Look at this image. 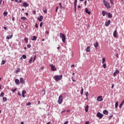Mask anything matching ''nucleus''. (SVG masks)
<instances>
[{
    "instance_id": "nucleus-8",
    "label": "nucleus",
    "mask_w": 124,
    "mask_h": 124,
    "mask_svg": "<svg viewBox=\"0 0 124 124\" xmlns=\"http://www.w3.org/2000/svg\"><path fill=\"white\" fill-rule=\"evenodd\" d=\"M74 6H75V13H76V6H77V0H75Z\"/></svg>"
},
{
    "instance_id": "nucleus-15",
    "label": "nucleus",
    "mask_w": 124,
    "mask_h": 124,
    "mask_svg": "<svg viewBox=\"0 0 124 124\" xmlns=\"http://www.w3.org/2000/svg\"><path fill=\"white\" fill-rule=\"evenodd\" d=\"M42 19H43V16H40V17H38V20L39 21V22H42Z\"/></svg>"
},
{
    "instance_id": "nucleus-22",
    "label": "nucleus",
    "mask_w": 124,
    "mask_h": 124,
    "mask_svg": "<svg viewBox=\"0 0 124 124\" xmlns=\"http://www.w3.org/2000/svg\"><path fill=\"white\" fill-rule=\"evenodd\" d=\"M94 46L95 48H97L98 47V42H96L95 44H94Z\"/></svg>"
},
{
    "instance_id": "nucleus-14",
    "label": "nucleus",
    "mask_w": 124,
    "mask_h": 124,
    "mask_svg": "<svg viewBox=\"0 0 124 124\" xmlns=\"http://www.w3.org/2000/svg\"><path fill=\"white\" fill-rule=\"evenodd\" d=\"M108 18H112L113 17V15H112L110 13H107Z\"/></svg>"
},
{
    "instance_id": "nucleus-54",
    "label": "nucleus",
    "mask_w": 124,
    "mask_h": 124,
    "mask_svg": "<svg viewBox=\"0 0 124 124\" xmlns=\"http://www.w3.org/2000/svg\"><path fill=\"white\" fill-rule=\"evenodd\" d=\"M58 9H59V7H56L55 11L58 12Z\"/></svg>"
},
{
    "instance_id": "nucleus-50",
    "label": "nucleus",
    "mask_w": 124,
    "mask_h": 124,
    "mask_svg": "<svg viewBox=\"0 0 124 124\" xmlns=\"http://www.w3.org/2000/svg\"><path fill=\"white\" fill-rule=\"evenodd\" d=\"M42 26H43V23L41 22L40 24V28H42Z\"/></svg>"
},
{
    "instance_id": "nucleus-3",
    "label": "nucleus",
    "mask_w": 124,
    "mask_h": 124,
    "mask_svg": "<svg viewBox=\"0 0 124 124\" xmlns=\"http://www.w3.org/2000/svg\"><path fill=\"white\" fill-rule=\"evenodd\" d=\"M59 104H61L62 103V95H60L58 99Z\"/></svg>"
},
{
    "instance_id": "nucleus-25",
    "label": "nucleus",
    "mask_w": 124,
    "mask_h": 124,
    "mask_svg": "<svg viewBox=\"0 0 124 124\" xmlns=\"http://www.w3.org/2000/svg\"><path fill=\"white\" fill-rule=\"evenodd\" d=\"M102 14L103 16L104 17L106 15V14H107V12H106L105 11H103L102 12Z\"/></svg>"
},
{
    "instance_id": "nucleus-55",
    "label": "nucleus",
    "mask_w": 124,
    "mask_h": 124,
    "mask_svg": "<svg viewBox=\"0 0 124 124\" xmlns=\"http://www.w3.org/2000/svg\"><path fill=\"white\" fill-rule=\"evenodd\" d=\"M116 57L117 58V59L119 58V55L118 54V53H116Z\"/></svg>"
},
{
    "instance_id": "nucleus-26",
    "label": "nucleus",
    "mask_w": 124,
    "mask_h": 124,
    "mask_svg": "<svg viewBox=\"0 0 124 124\" xmlns=\"http://www.w3.org/2000/svg\"><path fill=\"white\" fill-rule=\"evenodd\" d=\"M86 51H87V52H90V51H91V47L88 46V47L86 48Z\"/></svg>"
},
{
    "instance_id": "nucleus-31",
    "label": "nucleus",
    "mask_w": 124,
    "mask_h": 124,
    "mask_svg": "<svg viewBox=\"0 0 124 124\" xmlns=\"http://www.w3.org/2000/svg\"><path fill=\"white\" fill-rule=\"evenodd\" d=\"M3 96H4V93L2 92V93H1V94H0V97H3Z\"/></svg>"
},
{
    "instance_id": "nucleus-6",
    "label": "nucleus",
    "mask_w": 124,
    "mask_h": 124,
    "mask_svg": "<svg viewBox=\"0 0 124 124\" xmlns=\"http://www.w3.org/2000/svg\"><path fill=\"white\" fill-rule=\"evenodd\" d=\"M119 73H120V71H119V70H116L115 72L113 73L114 77H116V76H117Z\"/></svg>"
},
{
    "instance_id": "nucleus-29",
    "label": "nucleus",
    "mask_w": 124,
    "mask_h": 124,
    "mask_svg": "<svg viewBox=\"0 0 124 124\" xmlns=\"http://www.w3.org/2000/svg\"><path fill=\"white\" fill-rule=\"evenodd\" d=\"M35 60H36V55H35L33 57L32 62H35Z\"/></svg>"
},
{
    "instance_id": "nucleus-52",
    "label": "nucleus",
    "mask_w": 124,
    "mask_h": 124,
    "mask_svg": "<svg viewBox=\"0 0 124 124\" xmlns=\"http://www.w3.org/2000/svg\"><path fill=\"white\" fill-rule=\"evenodd\" d=\"M4 29L5 31H7L8 30V28L6 27H4Z\"/></svg>"
},
{
    "instance_id": "nucleus-10",
    "label": "nucleus",
    "mask_w": 124,
    "mask_h": 124,
    "mask_svg": "<svg viewBox=\"0 0 124 124\" xmlns=\"http://www.w3.org/2000/svg\"><path fill=\"white\" fill-rule=\"evenodd\" d=\"M12 37H13V34H12L11 35H8L6 37V39H11V38H12Z\"/></svg>"
},
{
    "instance_id": "nucleus-64",
    "label": "nucleus",
    "mask_w": 124,
    "mask_h": 124,
    "mask_svg": "<svg viewBox=\"0 0 124 124\" xmlns=\"http://www.w3.org/2000/svg\"><path fill=\"white\" fill-rule=\"evenodd\" d=\"M74 66H75L74 64H72L71 66V67H74Z\"/></svg>"
},
{
    "instance_id": "nucleus-57",
    "label": "nucleus",
    "mask_w": 124,
    "mask_h": 124,
    "mask_svg": "<svg viewBox=\"0 0 124 124\" xmlns=\"http://www.w3.org/2000/svg\"><path fill=\"white\" fill-rule=\"evenodd\" d=\"M72 81L73 82H76V80L75 79H73V77H72Z\"/></svg>"
},
{
    "instance_id": "nucleus-28",
    "label": "nucleus",
    "mask_w": 124,
    "mask_h": 124,
    "mask_svg": "<svg viewBox=\"0 0 124 124\" xmlns=\"http://www.w3.org/2000/svg\"><path fill=\"white\" fill-rule=\"evenodd\" d=\"M113 116L114 115H113V114H110V115L109 116V118H108L109 121H110V120H111V119H112V118H113Z\"/></svg>"
},
{
    "instance_id": "nucleus-5",
    "label": "nucleus",
    "mask_w": 124,
    "mask_h": 124,
    "mask_svg": "<svg viewBox=\"0 0 124 124\" xmlns=\"http://www.w3.org/2000/svg\"><path fill=\"white\" fill-rule=\"evenodd\" d=\"M96 116L98 117V118H99V119H102L103 117V114H101V113L100 112H98L97 113Z\"/></svg>"
},
{
    "instance_id": "nucleus-38",
    "label": "nucleus",
    "mask_w": 124,
    "mask_h": 124,
    "mask_svg": "<svg viewBox=\"0 0 124 124\" xmlns=\"http://www.w3.org/2000/svg\"><path fill=\"white\" fill-rule=\"evenodd\" d=\"M8 14V13L7 12H5L3 13L4 16H6Z\"/></svg>"
},
{
    "instance_id": "nucleus-19",
    "label": "nucleus",
    "mask_w": 124,
    "mask_h": 124,
    "mask_svg": "<svg viewBox=\"0 0 124 124\" xmlns=\"http://www.w3.org/2000/svg\"><path fill=\"white\" fill-rule=\"evenodd\" d=\"M85 12L87 13V14H89V15L91 14V12L89 11V10L87 8H85Z\"/></svg>"
},
{
    "instance_id": "nucleus-39",
    "label": "nucleus",
    "mask_w": 124,
    "mask_h": 124,
    "mask_svg": "<svg viewBox=\"0 0 124 124\" xmlns=\"http://www.w3.org/2000/svg\"><path fill=\"white\" fill-rule=\"evenodd\" d=\"M16 2L21 3V2H22V0H16Z\"/></svg>"
},
{
    "instance_id": "nucleus-24",
    "label": "nucleus",
    "mask_w": 124,
    "mask_h": 124,
    "mask_svg": "<svg viewBox=\"0 0 124 124\" xmlns=\"http://www.w3.org/2000/svg\"><path fill=\"white\" fill-rule=\"evenodd\" d=\"M6 62V61L5 60H2L1 62V65H3V64H5V63Z\"/></svg>"
},
{
    "instance_id": "nucleus-61",
    "label": "nucleus",
    "mask_w": 124,
    "mask_h": 124,
    "mask_svg": "<svg viewBox=\"0 0 124 124\" xmlns=\"http://www.w3.org/2000/svg\"><path fill=\"white\" fill-rule=\"evenodd\" d=\"M12 21H13V22H14V21H15V17H13V18H12Z\"/></svg>"
},
{
    "instance_id": "nucleus-48",
    "label": "nucleus",
    "mask_w": 124,
    "mask_h": 124,
    "mask_svg": "<svg viewBox=\"0 0 124 124\" xmlns=\"http://www.w3.org/2000/svg\"><path fill=\"white\" fill-rule=\"evenodd\" d=\"M42 93H43V95H44L45 94V90H43Z\"/></svg>"
},
{
    "instance_id": "nucleus-33",
    "label": "nucleus",
    "mask_w": 124,
    "mask_h": 124,
    "mask_svg": "<svg viewBox=\"0 0 124 124\" xmlns=\"http://www.w3.org/2000/svg\"><path fill=\"white\" fill-rule=\"evenodd\" d=\"M3 101H4V102L7 101V98L4 97L3 98Z\"/></svg>"
},
{
    "instance_id": "nucleus-9",
    "label": "nucleus",
    "mask_w": 124,
    "mask_h": 124,
    "mask_svg": "<svg viewBox=\"0 0 124 124\" xmlns=\"http://www.w3.org/2000/svg\"><path fill=\"white\" fill-rule=\"evenodd\" d=\"M110 23H111V20H108V21H106L105 22L106 27H108V26H109V25H110Z\"/></svg>"
},
{
    "instance_id": "nucleus-36",
    "label": "nucleus",
    "mask_w": 124,
    "mask_h": 124,
    "mask_svg": "<svg viewBox=\"0 0 124 124\" xmlns=\"http://www.w3.org/2000/svg\"><path fill=\"white\" fill-rule=\"evenodd\" d=\"M83 93H84V89L83 88H82V89L80 91V94L82 95V94H83Z\"/></svg>"
},
{
    "instance_id": "nucleus-16",
    "label": "nucleus",
    "mask_w": 124,
    "mask_h": 124,
    "mask_svg": "<svg viewBox=\"0 0 124 124\" xmlns=\"http://www.w3.org/2000/svg\"><path fill=\"white\" fill-rule=\"evenodd\" d=\"M26 91L25 90L22 91V95L23 97H25V94H26Z\"/></svg>"
},
{
    "instance_id": "nucleus-40",
    "label": "nucleus",
    "mask_w": 124,
    "mask_h": 124,
    "mask_svg": "<svg viewBox=\"0 0 124 124\" xmlns=\"http://www.w3.org/2000/svg\"><path fill=\"white\" fill-rule=\"evenodd\" d=\"M105 61H106V59L105 58H103L102 59V63H104V62H105Z\"/></svg>"
},
{
    "instance_id": "nucleus-43",
    "label": "nucleus",
    "mask_w": 124,
    "mask_h": 124,
    "mask_svg": "<svg viewBox=\"0 0 124 124\" xmlns=\"http://www.w3.org/2000/svg\"><path fill=\"white\" fill-rule=\"evenodd\" d=\"M31 105V102H29V103H27V104H26V105L27 106H30V105Z\"/></svg>"
},
{
    "instance_id": "nucleus-1",
    "label": "nucleus",
    "mask_w": 124,
    "mask_h": 124,
    "mask_svg": "<svg viewBox=\"0 0 124 124\" xmlns=\"http://www.w3.org/2000/svg\"><path fill=\"white\" fill-rule=\"evenodd\" d=\"M53 78L56 82H58L59 80H62V75H57L54 76Z\"/></svg>"
},
{
    "instance_id": "nucleus-42",
    "label": "nucleus",
    "mask_w": 124,
    "mask_h": 124,
    "mask_svg": "<svg viewBox=\"0 0 124 124\" xmlns=\"http://www.w3.org/2000/svg\"><path fill=\"white\" fill-rule=\"evenodd\" d=\"M44 13H47V10L46 9H43Z\"/></svg>"
},
{
    "instance_id": "nucleus-7",
    "label": "nucleus",
    "mask_w": 124,
    "mask_h": 124,
    "mask_svg": "<svg viewBox=\"0 0 124 124\" xmlns=\"http://www.w3.org/2000/svg\"><path fill=\"white\" fill-rule=\"evenodd\" d=\"M97 101H102L103 99L102 98V96H99L97 98Z\"/></svg>"
},
{
    "instance_id": "nucleus-53",
    "label": "nucleus",
    "mask_w": 124,
    "mask_h": 124,
    "mask_svg": "<svg viewBox=\"0 0 124 124\" xmlns=\"http://www.w3.org/2000/svg\"><path fill=\"white\" fill-rule=\"evenodd\" d=\"M35 27L36 29H37V28H38V25H37V23H35Z\"/></svg>"
},
{
    "instance_id": "nucleus-21",
    "label": "nucleus",
    "mask_w": 124,
    "mask_h": 124,
    "mask_svg": "<svg viewBox=\"0 0 124 124\" xmlns=\"http://www.w3.org/2000/svg\"><path fill=\"white\" fill-rule=\"evenodd\" d=\"M85 112L89 111V105H87L85 108Z\"/></svg>"
},
{
    "instance_id": "nucleus-51",
    "label": "nucleus",
    "mask_w": 124,
    "mask_h": 124,
    "mask_svg": "<svg viewBox=\"0 0 124 124\" xmlns=\"http://www.w3.org/2000/svg\"><path fill=\"white\" fill-rule=\"evenodd\" d=\"M31 45H27V47H28V48H31Z\"/></svg>"
},
{
    "instance_id": "nucleus-49",
    "label": "nucleus",
    "mask_w": 124,
    "mask_h": 124,
    "mask_svg": "<svg viewBox=\"0 0 124 124\" xmlns=\"http://www.w3.org/2000/svg\"><path fill=\"white\" fill-rule=\"evenodd\" d=\"M85 95L87 97H88V95H89V92H87L85 93Z\"/></svg>"
},
{
    "instance_id": "nucleus-30",
    "label": "nucleus",
    "mask_w": 124,
    "mask_h": 124,
    "mask_svg": "<svg viewBox=\"0 0 124 124\" xmlns=\"http://www.w3.org/2000/svg\"><path fill=\"white\" fill-rule=\"evenodd\" d=\"M106 6L108 8H111V6L110 5V4L108 3L107 4V5H106Z\"/></svg>"
},
{
    "instance_id": "nucleus-34",
    "label": "nucleus",
    "mask_w": 124,
    "mask_h": 124,
    "mask_svg": "<svg viewBox=\"0 0 124 124\" xmlns=\"http://www.w3.org/2000/svg\"><path fill=\"white\" fill-rule=\"evenodd\" d=\"M24 41L25 42H26V43H28V42L29 41V39H28V38H24Z\"/></svg>"
},
{
    "instance_id": "nucleus-62",
    "label": "nucleus",
    "mask_w": 124,
    "mask_h": 124,
    "mask_svg": "<svg viewBox=\"0 0 124 124\" xmlns=\"http://www.w3.org/2000/svg\"><path fill=\"white\" fill-rule=\"evenodd\" d=\"M114 84H112L111 86V89H114Z\"/></svg>"
},
{
    "instance_id": "nucleus-56",
    "label": "nucleus",
    "mask_w": 124,
    "mask_h": 124,
    "mask_svg": "<svg viewBox=\"0 0 124 124\" xmlns=\"http://www.w3.org/2000/svg\"><path fill=\"white\" fill-rule=\"evenodd\" d=\"M17 94H18V95H19V96H21V93H20V92H18V93H17Z\"/></svg>"
},
{
    "instance_id": "nucleus-23",
    "label": "nucleus",
    "mask_w": 124,
    "mask_h": 124,
    "mask_svg": "<svg viewBox=\"0 0 124 124\" xmlns=\"http://www.w3.org/2000/svg\"><path fill=\"white\" fill-rule=\"evenodd\" d=\"M103 114H104L105 115H108V111H107V110H103Z\"/></svg>"
},
{
    "instance_id": "nucleus-63",
    "label": "nucleus",
    "mask_w": 124,
    "mask_h": 124,
    "mask_svg": "<svg viewBox=\"0 0 124 124\" xmlns=\"http://www.w3.org/2000/svg\"><path fill=\"white\" fill-rule=\"evenodd\" d=\"M68 124V121H66V122H65L64 123V124Z\"/></svg>"
},
{
    "instance_id": "nucleus-20",
    "label": "nucleus",
    "mask_w": 124,
    "mask_h": 124,
    "mask_svg": "<svg viewBox=\"0 0 124 124\" xmlns=\"http://www.w3.org/2000/svg\"><path fill=\"white\" fill-rule=\"evenodd\" d=\"M113 36L114 37H117V30H115L113 32Z\"/></svg>"
},
{
    "instance_id": "nucleus-44",
    "label": "nucleus",
    "mask_w": 124,
    "mask_h": 124,
    "mask_svg": "<svg viewBox=\"0 0 124 124\" xmlns=\"http://www.w3.org/2000/svg\"><path fill=\"white\" fill-rule=\"evenodd\" d=\"M16 91H17V88H15L14 90H12V91L13 92V93H15V92H16Z\"/></svg>"
},
{
    "instance_id": "nucleus-46",
    "label": "nucleus",
    "mask_w": 124,
    "mask_h": 124,
    "mask_svg": "<svg viewBox=\"0 0 124 124\" xmlns=\"http://www.w3.org/2000/svg\"><path fill=\"white\" fill-rule=\"evenodd\" d=\"M59 5H60V8H61V9H62V8H63V7H62V3H59Z\"/></svg>"
},
{
    "instance_id": "nucleus-4",
    "label": "nucleus",
    "mask_w": 124,
    "mask_h": 124,
    "mask_svg": "<svg viewBox=\"0 0 124 124\" xmlns=\"http://www.w3.org/2000/svg\"><path fill=\"white\" fill-rule=\"evenodd\" d=\"M49 66H50V67H51V71H56V70H57L56 67H55V66H54V65L50 64Z\"/></svg>"
},
{
    "instance_id": "nucleus-59",
    "label": "nucleus",
    "mask_w": 124,
    "mask_h": 124,
    "mask_svg": "<svg viewBox=\"0 0 124 124\" xmlns=\"http://www.w3.org/2000/svg\"><path fill=\"white\" fill-rule=\"evenodd\" d=\"M90 124V122L87 121L85 122V124Z\"/></svg>"
},
{
    "instance_id": "nucleus-11",
    "label": "nucleus",
    "mask_w": 124,
    "mask_h": 124,
    "mask_svg": "<svg viewBox=\"0 0 124 124\" xmlns=\"http://www.w3.org/2000/svg\"><path fill=\"white\" fill-rule=\"evenodd\" d=\"M20 82L21 84H25V79H24V78H20Z\"/></svg>"
},
{
    "instance_id": "nucleus-18",
    "label": "nucleus",
    "mask_w": 124,
    "mask_h": 124,
    "mask_svg": "<svg viewBox=\"0 0 124 124\" xmlns=\"http://www.w3.org/2000/svg\"><path fill=\"white\" fill-rule=\"evenodd\" d=\"M36 39H37V38H36V36H35L31 37V40H32L33 41L34 40H36Z\"/></svg>"
},
{
    "instance_id": "nucleus-60",
    "label": "nucleus",
    "mask_w": 124,
    "mask_h": 124,
    "mask_svg": "<svg viewBox=\"0 0 124 124\" xmlns=\"http://www.w3.org/2000/svg\"><path fill=\"white\" fill-rule=\"evenodd\" d=\"M111 3H112L113 4V3H114V2H113V0H109Z\"/></svg>"
},
{
    "instance_id": "nucleus-45",
    "label": "nucleus",
    "mask_w": 124,
    "mask_h": 124,
    "mask_svg": "<svg viewBox=\"0 0 124 124\" xmlns=\"http://www.w3.org/2000/svg\"><path fill=\"white\" fill-rule=\"evenodd\" d=\"M103 67L104 68H106V63H104L103 65Z\"/></svg>"
},
{
    "instance_id": "nucleus-32",
    "label": "nucleus",
    "mask_w": 124,
    "mask_h": 124,
    "mask_svg": "<svg viewBox=\"0 0 124 124\" xmlns=\"http://www.w3.org/2000/svg\"><path fill=\"white\" fill-rule=\"evenodd\" d=\"M118 105H119V104L118 103V102H116L115 103V108H118Z\"/></svg>"
},
{
    "instance_id": "nucleus-17",
    "label": "nucleus",
    "mask_w": 124,
    "mask_h": 124,
    "mask_svg": "<svg viewBox=\"0 0 124 124\" xmlns=\"http://www.w3.org/2000/svg\"><path fill=\"white\" fill-rule=\"evenodd\" d=\"M23 59L24 60H26V59H27V56H26V55H23L20 58V60H23Z\"/></svg>"
},
{
    "instance_id": "nucleus-41",
    "label": "nucleus",
    "mask_w": 124,
    "mask_h": 124,
    "mask_svg": "<svg viewBox=\"0 0 124 124\" xmlns=\"http://www.w3.org/2000/svg\"><path fill=\"white\" fill-rule=\"evenodd\" d=\"M123 105H124V104L121 103L119 105V108H122V107H123Z\"/></svg>"
},
{
    "instance_id": "nucleus-12",
    "label": "nucleus",
    "mask_w": 124,
    "mask_h": 124,
    "mask_svg": "<svg viewBox=\"0 0 124 124\" xmlns=\"http://www.w3.org/2000/svg\"><path fill=\"white\" fill-rule=\"evenodd\" d=\"M29 5H30V4L28 3H27L26 2H24L23 3V6H24V7H28V6H29Z\"/></svg>"
},
{
    "instance_id": "nucleus-35",
    "label": "nucleus",
    "mask_w": 124,
    "mask_h": 124,
    "mask_svg": "<svg viewBox=\"0 0 124 124\" xmlns=\"http://www.w3.org/2000/svg\"><path fill=\"white\" fill-rule=\"evenodd\" d=\"M21 20H23V21H25V20H27V17H21Z\"/></svg>"
},
{
    "instance_id": "nucleus-58",
    "label": "nucleus",
    "mask_w": 124,
    "mask_h": 124,
    "mask_svg": "<svg viewBox=\"0 0 124 124\" xmlns=\"http://www.w3.org/2000/svg\"><path fill=\"white\" fill-rule=\"evenodd\" d=\"M45 33H46L47 34H49V31H46L45 32Z\"/></svg>"
},
{
    "instance_id": "nucleus-13",
    "label": "nucleus",
    "mask_w": 124,
    "mask_h": 124,
    "mask_svg": "<svg viewBox=\"0 0 124 124\" xmlns=\"http://www.w3.org/2000/svg\"><path fill=\"white\" fill-rule=\"evenodd\" d=\"M15 82L16 85H20V80H19L18 78H16L15 80Z\"/></svg>"
},
{
    "instance_id": "nucleus-47",
    "label": "nucleus",
    "mask_w": 124,
    "mask_h": 124,
    "mask_svg": "<svg viewBox=\"0 0 124 124\" xmlns=\"http://www.w3.org/2000/svg\"><path fill=\"white\" fill-rule=\"evenodd\" d=\"M16 71V72H20V68H17Z\"/></svg>"
},
{
    "instance_id": "nucleus-2",
    "label": "nucleus",
    "mask_w": 124,
    "mask_h": 124,
    "mask_svg": "<svg viewBox=\"0 0 124 124\" xmlns=\"http://www.w3.org/2000/svg\"><path fill=\"white\" fill-rule=\"evenodd\" d=\"M60 36L61 38H62V42L63 43H65V35H64V34H62V33H60Z\"/></svg>"
},
{
    "instance_id": "nucleus-37",
    "label": "nucleus",
    "mask_w": 124,
    "mask_h": 124,
    "mask_svg": "<svg viewBox=\"0 0 124 124\" xmlns=\"http://www.w3.org/2000/svg\"><path fill=\"white\" fill-rule=\"evenodd\" d=\"M103 2H104V4L105 5V6H106V5H107V4L108 3V2H107V1H106L105 0H104Z\"/></svg>"
},
{
    "instance_id": "nucleus-27",
    "label": "nucleus",
    "mask_w": 124,
    "mask_h": 124,
    "mask_svg": "<svg viewBox=\"0 0 124 124\" xmlns=\"http://www.w3.org/2000/svg\"><path fill=\"white\" fill-rule=\"evenodd\" d=\"M33 60V58L31 57L29 61V63H31L32 62Z\"/></svg>"
}]
</instances>
